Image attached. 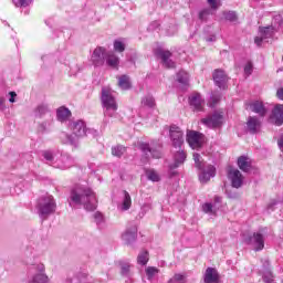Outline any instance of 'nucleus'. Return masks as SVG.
<instances>
[{
	"label": "nucleus",
	"instance_id": "f257e3e1",
	"mask_svg": "<svg viewBox=\"0 0 283 283\" xmlns=\"http://www.w3.org/2000/svg\"><path fill=\"white\" fill-rule=\"evenodd\" d=\"M69 205L73 209L84 207L86 211H95L98 207V199L96 192L87 186H76L71 190L69 197Z\"/></svg>",
	"mask_w": 283,
	"mask_h": 283
},
{
	"label": "nucleus",
	"instance_id": "f03ea898",
	"mask_svg": "<svg viewBox=\"0 0 283 283\" xmlns=\"http://www.w3.org/2000/svg\"><path fill=\"white\" fill-rule=\"evenodd\" d=\"M43 157L49 163L55 167V169H70V167L74 166V159L70 157L67 154H53L52 151H44Z\"/></svg>",
	"mask_w": 283,
	"mask_h": 283
},
{
	"label": "nucleus",
	"instance_id": "7ed1b4c3",
	"mask_svg": "<svg viewBox=\"0 0 283 283\" xmlns=\"http://www.w3.org/2000/svg\"><path fill=\"white\" fill-rule=\"evenodd\" d=\"M281 30H283V19L282 15L279 14L274 17L272 27L260 28V35L254 39V43L256 45H262L263 41L269 43V40L266 39H271L275 32H280Z\"/></svg>",
	"mask_w": 283,
	"mask_h": 283
},
{
	"label": "nucleus",
	"instance_id": "20e7f679",
	"mask_svg": "<svg viewBox=\"0 0 283 283\" xmlns=\"http://www.w3.org/2000/svg\"><path fill=\"white\" fill-rule=\"evenodd\" d=\"M102 104L104 107V115L114 118L116 112H118V103H116V97L114 96V91L112 88H102Z\"/></svg>",
	"mask_w": 283,
	"mask_h": 283
},
{
	"label": "nucleus",
	"instance_id": "39448f33",
	"mask_svg": "<svg viewBox=\"0 0 283 283\" xmlns=\"http://www.w3.org/2000/svg\"><path fill=\"white\" fill-rule=\"evenodd\" d=\"M193 160L196 167L201 169V174H199L200 182H209V180L216 176V167L209 165L205 168V165L202 164V157L198 153L193 154Z\"/></svg>",
	"mask_w": 283,
	"mask_h": 283
},
{
	"label": "nucleus",
	"instance_id": "423d86ee",
	"mask_svg": "<svg viewBox=\"0 0 283 283\" xmlns=\"http://www.w3.org/2000/svg\"><path fill=\"white\" fill-rule=\"evenodd\" d=\"M38 211L41 218H48L51 213L56 211V201H54V197L46 195L40 198L38 202Z\"/></svg>",
	"mask_w": 283,
	"mask_h": 283
},
{
	"label": "nucleus",
	"instance_id": "0eeeda50",
	"mask_svg": "<svg viewBox=\"0 0 283 283\" xmlns=\"http://www.w3.org/2000/svg\"><path fill=\"white\" fill-rule=\"evenodd\" d=\"M69 129H71L75 138H83V136H87V134H96V130L87 129V127L85 126V122L81 119L71 122L69 125Z\"/></svg>",
	"mask_w": 283,
	"mask_h": 283
},
{
	"label": "nucleus",
	"instance_id": "6e6552de",
	"mask_svg": "<svg viewBox=\"0 0 283 283\" xmlns=\"http://www.w3.org/2000/svg\"><path fill=\"white\" fill-rule=\"evenodd\" d=\"M201 123L206 125V127H210L211 129H218L219 127L224 125V113L214 112L207 118L201 119Z\"/></svg>",
	"mask_w": 283,
	"mask_h": 283
},
{
	"label": "nucleus",
	"instance_id": "1a4fd4ad",
	"mask_svg": "<svg viewBox=\"0 0 283 283\" xmlns=\"http://www.w3.org/2000/svg\"><path fill=\"white\" fill-rule=\"evenodd\" d=\"M170 140L175 149H181L185 144V133L180 129V127L172 125L169 128Z\"/></svg>",
	"mask_w": 283,
	"mask_h": 283
},
{
	"label": "nucleus",
	"instance_id": "9d476101",
	"mask_svg": "<svg viewBox=\"0 0 283 283\" xmlns=\"http://www.w3.org/2000/svg\"><path fill=\"white\" fill-rule=\"evenodd\" d=\"M245 244H250L255 251H262L264 249V234L262 232H255L252 237L243 238Z\"/></svg>",
	"mask_w": 283,
	"mask_h": 283
},
{
	"label": "nucleus",
	"instance_id": "9b49d317",
	"mask_svg": "<svg viewBox=\"0 0 283 283\" xmlns=\"http://www.w3.org/2000/svg\"><path fill=\"white\" fill-rule=\"evenodd\" d=\"M187 143L191 149H200L205 143V135L196 130H190L187 133Z\"/></svg>",
	"mask_w": 283,
	"mask_h": 283
},
{
	"label": "nucleus",
	"instance_id": "f8f14e48",
	"mask_svg": "<svg viewBox=\"0 0 283 283\" xmlns=\"http://www.w3.org/2000/svg\"><path fill=\"white\" fill-rule=\"evenodd\" d=\"M34 271L36 272L31 276L29 283H48L50 282V277L45 274V265L42 263L36 264L33 266Z\"/></svg>",
	"mask_w": 283,
	"mask_h": 283
},
{
	"label": "nucleus",
	"instance_id": "ddd939ff",
	"mask_svg": "<svg viewBox=\"0 0 283 283\" xmlns=\"http://www.w3.org/2000/svg\"><path fill=\"white\" fill-rule=\"evenodd\" d=\"M228 179L234 189H240L244 182V176L238 170V168L230 167L228 169Z\"/></svg>",
	"mask_w": 283,
	"mask_h": 283
},
{
	"label": "nucleus",
	"instance_id": "4468645a",
	"mask_svg": "<svg viewBox=\"0 0 283 283\" xmlns=\"http://www.w3.org/2000/svg\"><path fill=\"white\" fill-rule=\"evenodd\" d=\"M106 57H107V51H105V48L98 46L93 51L91 61L93 65H95V67H101V65L105 64Z\"/></svg>",
	"mask_w": 283,
	"mask_h": 283
},
{
	"label": "nucleus",
	"instance_id": "2eb2a0df",
	"mask_svg": "<svg viewBox=\"0 0 283 283\" xmlns=\"http://www.w3.org/2000/svg\"><path fill=\"white\" fill-rule=\"evenodd\" d=\"M186 159H187V154H185V150H178L174 157V160H175L174 164L169 165L170 176H176V174H178L176 169H178V167H180V165H182V163H185Z\"/></svg>",
	"mask_w": 283,
	"mask_h": 283
},
{
	"label": "nucleus",
	"instance_id": "dca6fc26",
	"mask_svg": "<svg viewBox=\"0 0 283 283\" xmlns=\"http://www.w3.org/2000/svg\"><path fill=\"white\" fill-rule=\"evenodd\" d=\"M188 101L190 107H193L196 112H202V109H205V98H202V95H200V93L195 92L190 94Z\"/></svg>",
	"mask_w": 283,
	"mask_h": 283
},
{
	"label": "nucleus",
	"instance_id": "f3484780",
	"mask_svg": "<svg viewBox=\"0 0 283 283\" xmlns=\"http://www.w3.org/2000/svg\"><path fill=\"white\" fill-rule=\"evenodd\" d=\"M155 55L158 59H161L165 67H176V63L171 61V52L164 51L163 49H158L155 51Z\"/></svg>",
	"mask_w": 283,
	"mask_h": 283
},
{
	"label": "nucleus",
	"instance_id": "a211bd4d",
	"mask_svg": "<svg viewBox=\"0 0 283 283\" xmlns=\"http://www.w3.org/2000/svg\"><path fill=\"white\" fill-rule=\"evenodd\" d=\"M138 235V228L136 226H132L126 229V231L122 234V240L126 244H132V242H136V238Z\"/></svg>",
	"mask_w": 283,
	"mask_h": 283
},
{
	"label": "nucleus",
	"instance_id": "6ab92c4d",
	"mask_svg": "<svg viewBox=\"0 0 283 283\" xmlns=\"http://www.w3.org/2000/svg\"><path fill=\"white\" fill-rule=\"evenodd\" d=\"M139 149L146 158H160L163 156L159 149H151L147 143H139Z\"/></svg>",
	"mask_w": 283,
	"mask_h": 283
},
{
	"label": "nucleus",
	"instance_id": "aec40b11",
	"mask_svg": "<svg viewBox=\"0 0 283 283\" xmlns=\"http://www.w3.org/2000/svg\"><path fill=\"white\" fill-rule=\"evenodd\" d=\"M158 273H160V270H158V268L156 266L146 268L143 282L145 283L156 282V279L158 277Z\"/></svg>",
	"mask_w": 283,
	"mask_h": 283
},
{
	"label": "nucleus",
	"instance_id": "412c9836",
	"mask_svg": "<svg viewBox=\"0 0 283 283\" xmlns=\"http://www.w3.org/2000/svg\"><path fill=\"white\" fill-rule=\"evenodd\" d=\"M271 120L274 123V125H283V104L275 105L274 109L272 111Z\"/></svg>",
	"mask_w": 283,
	"mask_h": 283
},
{
	"label": "nucleus",
	"instance_id": "4be33fe9",
	"mask_svg": "<svg viewBox=\"0 0 283 283\" xmlns=\"http://www.w3.org/2000/svg\"><path fill=\"white\" fill-rule=\"evenodd\" d=\"M213 81L220 90H224L227 87V74L222 70H217L213 73Z\"/></svg>",
	"mask_w": 283,
	"mask_h": 283
},
{
	"label": "nucleus",
	"instance_id": "5701e85b",
	"mask_svg": "<svg viewBox=\"0 0 283 283\" xmlns=\"http://www.w3.org/2000/svg\"><path fill=\"white\" fill-rule=\"evenodd\" d=\"M220 202H222V198L216 197L214 205L209 203V202L202 205V211L208 213V216H216V211H217L218 205H220Z\"/></svg>",
	"mask_w": 283,
	"mask_h": 283
},
{
	"label": "nucleus",
	"instance_id": "b1692460",
	"mask_svg": "<svg viewBox=\"0 0 283 283\" xmlns=\"http://www.w3.org/2000/svg\"><path fill=\"white\" fill-rule=\"evenodd\" d=\"M72 117V112L65 106H61L56 109V118L60 123H65Z\"/></svg>",
	"mask_w": 283,
	"mask_h": 283
},
{
	"label": "nucleus",
	"instance_id": "393cba45",
	"mask_svg": "<svg viewBox=\"0 0 283 283\" xmlns=\"http://www.w3.org/2000/svg\"><path fill=\"white\" fill-rule=\"evenodd\" d=\"M123 199L122 202L118 205L119 211H129L132 209V196H129V192L124 191L123 192Z\"/></svg>",
	"mask_w": 283,
	"mask_h": 283
},
{
	"label": "nucleus",
	"instance_id": "a878e982",
	"mask_svg": "<svg viewBox=\"0 0 283 283\" xmlns=\"http://www.w3.org/2000/svg\"><path fill=\"white\" fill-rule=\"evenodd\" d=\"M205 283H218V271L213 268H208L203 276Z\"/></svg>",
	"mask_w": 283,
	"mask_h": 283
},
{
	"label": "nucleus",
	"instance_id": "bb28decb",
	"mask_svg": "<svg viewBox=\"0 0 283 283\" xmlns=\"http://www.w3.org/2000/svg\"><path fill=\"white\" fill-rule=\"evenodd\" d=\"M251 112H254V114H259V116H264L266 114V107H264V104L260 101L252 102L250 104Z\"/></svg>",
	"mask_w": 283,
	"mask_h": 283
},
{
	"label": "nucleus",
	"instance_id": "cd10ccee",
	"mask_svg": "<svg viewBox=\"0 0 283 283\" xmlns=\"http://www.w3.org/2000/svg\"><path fill=\"white\" fill-rule=\"evenodd\" d=\"M262 125V123L260 122V119H258V117H249L247 126L249 132H251V134H255V132H258L260 129V126Z\"/></svg>",
	"mask_w": 283,
	"mask_h": 283
},
{
	"label": "nucleus",
	"instance_id": "c85d7f7f",
	"mask_svg": "<svg viewBox=\"0 0 283 283\" xmlns=\"http://www.w3.org/2000/svg\"><path fill=\"white\" fill-rule=\"evenodd\" d=\"M238 167L241 169V171H250L251 170V159L247 156L239 157Z\"/></svg>",
	"mask_w": 283,
	"mask_h": 283
},
{
	"label": "nucleus",
	"instance_id": "c756f323",
	"mask_svg": "<svg viewBox=\"0 0 283 283\" xmlns=\"http://www.w3.org/2000/svg\"><path fill=\"white\" fill-rule=\"evenodd\" d=\"M118 86L120 90H130L132 88V80L127 75H122L118 77Z\"/></svg>",
	"mask_w": 283,
	"mask_h": 283
},
{
	"label": "nucleus",
	"instance_id": "7c9ffc66",
	"mask_svg": "<svg viewBox=\"0 0 283 283\" xmlns=\"http://www.w3.org/2000/svg\"><path fill=\"white\" fill-rule=\"evenodd\" d=\"M176 81L180 83V85H189V73H187V71H179Z\"/></svg>",
	"mask_w": 283,
	"mask_h": 283
},
{
	"label": "nucleus",
	"instance_id": "2f4dec72",
	"mask_svg": "<svg viewBox=\"0 0 283 283\" xmlns=\"http://www.w3.org/2000/svg\"><path fill=\"white\" fill-rule=\"evenodd\" d=\"M106 63L109 67H118V63H120V60L118 59V56H116V54L109 53L106 54Z\"/></svg>",
	"mask_w": 283,
	"mask_h": 283
},
{
	"label": "nucleus",
	"instance_id": "473e14b6",
	"mask_svg": "<svg viewBox=\"0 0 283 283\" xmlns=\"http://www.w3.org/2000/svg\"><path fill=\"white\" fill-rule=\"evenodd\" d=\"M146 178L151 182H160V175L155 169H146Z\"/></svg>",
	"mask_w": 283,
	"mask_h": 283
},
{
	"label": "nucleus",
	"instance_id": "72a5a7b5",
	"mask_svg": "<svg viewBox=\"0 0 283 283\" xmlns=\"http://www.w3.org/2000/svg\"><path fill=\"white\" fill-rule=\"evenodd\" d=\"M142 105L148 109H154V107H156V101L151 95H147L142 99Z\"/></svg>",
	"mask_w": 283,
	"mask_h": 283
},
{
	"label": "nucleus",
	"instance_id": "f704fd0d",
	"mask_svg": "<svg viewBox=\"0 0 283 283\" xmlns=\"http://www.w3.org/2000/svg\"><path fill=\"white\" fill-rule=\"evenodd\" d=\"M149 262V252L142 251L137 256V264H140L142 266H145Z\"/></svg>",
	"mask_w": 283,
	"mask_h": 283
},
{
	"label": "nucleus",
	"instance_id": "c9c22d12",
	"mask_svg": "<svg viewBox=\"0 0 283 283\" xmlns=\"http://www.w3.org/2000/svg\"><path fill=\"white\" fill-rule=\"evenodd\" d=\"M119 264L122 269V275L129 277V269H132V264H129L127 261H122Z\"/></svg>",
	"mask_w": 283,
	"mask_h": 283
},
{
	"label": "nucleus",
	"instance_id": "e433bc0d",
	"mask_svg": "<svg viewBox=\"0 0 283 283\" xmlns=\"http://www.w3.org/2000/svg\"><path fill=\"white\" fill-rule=\"evenodd\" d=\"M125 151H127V149L124 146H115L112 148V154L114 156H116L117 158H120V156H123V154H125Z\"/></svg>",
	"mask_w": 283,
	"mask_h": 283
},
{
	"label": "nucleus",
	"instance_id": "4c0bfd02",
	"mask_svg": "<svg viewBox=\"0 0 283 283\" xmlns=\"http://www.w3.org/2000/svg\"><path fill=\"white\" fill-rule=\"evenodd\" d=\"M12 3L15 8H28L32 4V0H12Z\"/></svg>",
	"mask_w": 283,
	"mask_h": 283
},
{
	"label": "nucleus",
	"instance_id": "58836bf2",
	"mask_svg": "<svg viewBox=\"0 0 283 283\" xmlns=\"http://www.w3.org/2000/svg\"><path fill=\"white\" fill-rule=\"evenodd\" d=\"M61 139L63 143L69 144V145H76V138L72 137V135H67L65 133L61 134Z\"/></svg>",
	"mask_w": 283,
	"mask_h": 283
},
{
	"label": "nucleus",
	"instance_id": "ea45409f",
	"mask_svg": "<svg viewBox=\"0 0 283 283\" xmlns=\"http://www.w3.org/2000/svg\"><path fill=\"white\" fill-rule=\"evenodd\" d=\"M114 50L115 52H125V42L122 40H115Z\"/></svg>",
	"mask_w": 283,
	"mask_h": 283
},
{
	"label": "nucleus",
	"instance_id": "a19ab883",
	"mask_svg": "<svg viewBox=\"0 0 283 283\" xmlns=\"http://www.w3.org/2000/svg\"><path fill=\"white\" fill-rule=\"evenodd\" d=\"M224 19L227 20V21H237L238 20V14H235V12H233V11H229V12H226L224 13Z\"/></svg>",
	"mask_w": 283,
	"mask_h": 283
},
{
	"label": "nucleus",
	"instance_id": "79ce46f5",
	"mask_svg": "<svg viewBox=\"0 0 283 283\" xmlns=\"http://www.w3.org/2000/svg\"><path fill=\"white\" fill-rule=\"evenodd\" d=\"M168 283H185V275L182 274H175L172 279Z\"/></svg>",
	"mask_w": 283,
	"mask_h": 283
},
{
	"label": "nucleus",
	"instance_id": "37998d69",
	"mask_svg": "<svg viewBox=\"0 0 283 283\" xmlns=\"http://www.w3.org/2000/svg\"><path fill=\"white\" fill-rule=\"evenodd\" d=\"M244 74H245V76H251V74H253V64L251 62H248L245 64Z\"/></svg>",
	"mask_w": 283,
	"mask_h": 283
},
{
	"label": "nucleus",
	"instance_id": "c03bdc74",
	"mask_svg": "<svg viewBox=\"0 0 283 283\" xmlns=\"http://www.w3.org/2000/svg\"><path fill=\"white\" fill-rule=\"evenodd\" d=\"M209 14H211V10L209 9H205L199 13V19L201 21H206L207 17H209Z\"/></svg>",
	"mask_w": 283,
	"mask_h": 283
},
{
	"label": "nucleus",
	"instance_id": "a18cd8bd",
	"mask_svg": "<svg viewBox=\"0 0 283 283\" xmlns=\"http://www.w3.org/2000/svg\"><path fill=\"white\" fill-rule=\"evenodd\" d=\"M208 3L212 10H218V8H220V0H208Z\"/></svg>",
	"mask_w": 283,
	"mask_h": 283
},
{
	"label": "nucleus",
	"instance_id": "49530a36",
	"mask_svg": "<svg viewBox=\"0 0 283 283\" xmlns=\"http://www.w3.org/2000/svg\"><path fill=\"white\" fill-rule=\"evenodd\" d=\"M94 219H95L96 224H102V222H103V213L95 212L94 213Z\"/></svg>",
	"mask_w": 283,
	"mask_h": 283
},
{
	"label": "nucleus",
	"instance_id": "de8ad7c7",
	"mask_svg": "<svg viewBox=\"0 0 283 283\" xmlns=\"http://www.w3.org/2000/svg\"><path fill=\"white\" fill-rule=\"evenodd\" d=\"M7 106H6V97L0 96V112H6Z\"/></svg>",
	"mask_w": 283,
	"mask_h": 283
},
{
	"label": "nucleus",
	"instance_id": "09e8293b",
	"mask_svg": "<svg viewBox=\"0 0 283 283\" xmlns=\"http://www.w3.org/2000/svg\"><path fill=\"white\" fill-rule=\"evenodd\" d=\"M9 103H17V92H9Z\"/></svg>",
	"mask_w": 283,
	"mask_h": 283
},
{
	"label": "nucleus",
	"instance_id": "8fccbe9b",
	"mask_svg": "<svg viewBox=\"0 0 283 283\" xmlns=\"http://www.w3.org/2000/svg\"><path fill=\"white\" fill-rule=\"evenodd\" d=\"M46 112H48V106L41 105L38 107V114H40V116H42V114H45Z\"/></svg>",
	"mask_w": 283,
	"mask_h": 283
},
{
	"label": "nucleus",
	"instance_id": "3c124183",
	"mask_svg": "<svg viewBox=\"0 0 283 283\" xmlns=\"http://www.w3.org/2000/svg\"><path fill=\"white\" fill-rule=\"evenodd\" d=\"M276 96H277V98H280V101H283V87L277 90Z\"/></svg>",
	"mask_w": 283,
	"mask_h": 283
},
{
	"label": "nucleus",
	"instance_id": "603ef678",
	"mask_svg": "<svg viewBox=\"0 0 283 283\" xmlns=\"http://www.w3.org/2000/svg\"><path fill=\"white\" fill-rule=\"evenodd\" d=\"M212 104H210V107H213L216 105V103H218V101H220L219 96H212L211 97Z\"/></svg>",
	"mask_w": 283,
	"mask_h": 283
},
{
	"label": "nucleus",
	"instance_id": "864d4df0",
	"mask_svg": "<svg viewBox=\"0 0 283 283\" xmlns=\"http://www.w3.org/2000/svg\"><path fill=\"white\" fill-rule=\"evenodd\" d=\"M51 59H52V56H50V55L42 56V61H50Z\"/></svg>",
	"mask_w": 283,
	"mask_h": 283
},
{
	"label": "nucleus",
	"instance_id": "5fc2aeb1",
	"mask_svg": "<svg viewBox=\"0 0 283 283\" xmlns=\"http://www.w3.org/2000/svg\"><path fill=\"white\" fill-rule=\"evenodd\" d=\"M172 30H174V31H168V35H169V36L174 35V33H175L176 30H177L176 27H172Z\"/></svg>",
	"mask_w": 283,
	"mask_h": 283
},
{
	"label": "nucleus",
	"instance_id": "6e6d98bb",
	"mask_svg": "<svg viewBox=\"0 0 283 283\" xmlns=\"http://www.w3.org/2000/svg\"><path fill=\"white\" fill-rule=\"evenodd\" d=\"M208 42H213L216 41V35H211L210 38L207 39Z\"/></svg>",
	"mask_w": 283,
	"mask_h": 283
}]
</instances>
